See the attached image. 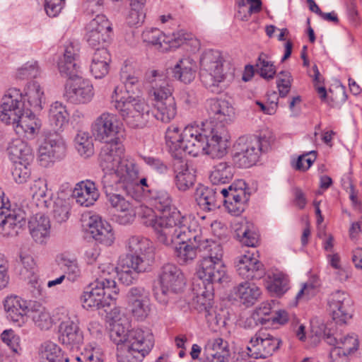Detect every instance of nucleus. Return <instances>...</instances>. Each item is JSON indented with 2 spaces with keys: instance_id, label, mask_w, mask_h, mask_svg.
<instances>
[{
  "instance_id": "nucleus-24",
  "label": "nucleus",
  "mask_w": 362,
  "mask_h": 362,
  "mask_svg": "<svg viewBox=\"0 0 362 362\" xmlns=\"http://www.w3.org/2000/svg\"><path fill=\"white\" fill-rule=\"evenodd\" d=\"M93 95V86L87 79L77 77L66 84L64 97L72 103H88Z\"/></svg>"
},
{
  "instance_id": "nucleus-15",
  "label": "nucleus",
  "mask_w": 362,
  "mask_h": 362,
  "mask_svg": "<svg viewBox=\"0 0 362 362\" xmlns=\"http://www.w3.org/2000/svg\"><path fill=\"white\" fill-rule=\"evenodd\" d=\"M139 167L134 158L131 156L124 157L112 177H115L116 187L120 190H126L128 193L136 196V189H140L138 184Z\"/></svg>"
},
{
  "instance_id": "nucleus-18",
  "label": "nucleus",
  "mask_w": 362,
  "mask_h": 362,
  "mask_svg": "<svg viewBox=\"0 0 362 362\" xmlns=\"http://www.w3.org/2000/svg\"><path fill=\"white\" fill-rule=\"evenodd\" d=\"M238 185V187L232 185L228 188L219 190L221 193L220 202H223L228 211L234 216H238L244 211L250 198V194L245 189V183L240 180Z\"/></svg>"
},
{
  "instance_id": "nucleus-48",
  "label": "nucleus",
  "mask_w": 362,
  "mask_h": 362,
  "mask_svg": "<svg viewBox=\"0 0 362 362\" xmlns=\"http://www.w3.org/2000/svg\"><path fill=\"white\" fill-rule=\"evenodd\" d=\"M236 236L245 245L255 247L258 243L259 235L256 233L254 225L247 221L240 223L235 228Z\"/></svg>"
},
{
  "instance_id": "nucleus-23",
  "label": "nucleus",
  "mask_w": 362,
  "mask_h": 362,
  "mask_svg": "<svg viewBox=\"0 0 362 362\" xmlns=\"http://www.w3.org/2000/svg\"><path fill=\"white\" fill-rule=\"evenodd\" d=\"M144 42L156 46L162 52L179 47L186 38L180 33L166 35L158 28H148L142 33Z\"/></svg>"
},
{
  "instance_id": "nucleus-61",
  "label": "nucleus",
  "mask_w": 362,
  "mask_h": 362,
  "mask_svg": "<svg viewBox=\"0 0 362 362\" xmlns=\"http://www.w3.org/2000/svg\"><path fill=\"white\" fill-rule=\"evenodd\" d=\"M76 360L79 362H102L103 354L100 347L90 345L76 357Z\"/></svg>"
},
{
  "instance_id": "nucleus-60",
  "label": "nucleus",
  "mask_w": 362,
  "mask_h": 362,
  "mask_svg": "<svg viewBox=\"0 0 362 362\" xmlns=\"http://www.w3.org/2000/svg\"><path fill=\"white\" fill-rule=\"evenodd\" d=\"M30 194L34 199L47 206V182L43 179L35 180L30 185Z\"/></svg>"
},
{
  "instance_id": "nucleus-35",
  "label": "nucleus",
  "mask_w": 362,
  "mask_h": 362,
  "mask_svg": "<svg viewBox=\"0 0 362 362\" xmlns=\"http://www.w3.org/2000/svg\"><path fill=\"white\" fill-rule=\"evenodd\" d=\"M30 234L39 244H45L49 238L50 222L47 216L37 214L31 217L28 222Z\"/></svg>"
},
{
  "instance_id": "nucleus-17",
  "label": "nucleus",
  "mask_w": 362,
  "mask_h": 362,
  "mask_svg": "<svg viewBox=\"0 0 362 362\" xmlns=\"http://www.w3.org/2000/svg\"><path fill=\"white\" fill-rule=\"evenodd\" d=\"M281 340L265 329L257 332L247 347L248 355L254 358H266L272 356L281 344Z\"/></svg>"
},
{
  "instance_id": "nucleus-62",
  "label": "nucleus",
  "mask_w": 362,
  "mask_h": 362,
  "mask_svg": "<svg viewBox=\"0 0 362 362\" xmlns=\"http://www.w3.org/2000/svg\"><path fill=\"white\" fill-rule=\"evenodd\" d=\"M128 309L133 317L139 320H144L149 314V302H127Z\"/></svg>"
},
{
  "instance_id": "nucleus-10",
  "label": "nucleus",
  "mask_w": 362,
  "mask_h": 362,
  "mask_svg": "<svg viewBox=\"0 0 362 362\" xmlns=\"http://www.w3.org/2000/svg\"><path fill=\"white\" fill-rule=\"evenodd\" d=\"M136 196L128 193L126 190H120L117 188L116 192H108L105 193L108 202L119 214L115 216V221L120 225H128L135 219L136 213L135 211V202L139 201L142 197L140 189L135 190Z\"/></svg>"
},
{
  "instance_id": "nucleus-59",
  "label": "nucleus",
  "mask_w": 362,
  "mask_h": 362,
  "mask_svg": "<svg viewBox=\"0 0 362 362\" xmlns=\"http://www.w3.org/2000/svg\"><path fill=\"white\" fill-rule=\"evenodd\" d=\"M145 3L131 1V10L127 17V22L130 25H137L144 22L146 16L144 11Z\"/></svg>"
},
{
  "instance_id": "nucleus-34",
  "label": "nucleus",
  "mask_w": 362,
  "mask_h": 362,
  "mask_svg": "<svg viewBox=\"0 0 362 362\" xmlns=\"http://www.w3.org/2000/svg\"><path fill=\"white\" fill-rule=\"evenodd\" d=\"M72 195L81 206L88 207L94 204L100 194L95 184L87 180L76 185Z\"/></svg>"
},
{
  "instance_id": "nucleus-45",
  "label": "nucleus",
  "mask_w": 362,
  "mask_h": 362,
  "mask_svg": "<svg viewBox=\"0 0 362 362\" xmlns=\"http://www.w3.org/2000/svg\"><path fill=\"white\" fill-rule=\"evenodd\" d=\"M235 290V295L240 302L247 306L253 305L261 295L260 288L255 284L248 281L240 283Z\"/></svg>"
},
{
  "instance_id": "nucleus-63",
  "label": "nucleus",
  "mask_w": 362,
  "mask_h": 362,
  "mask_svg": "<svg viewBox=\"0 0 362 362\" xmlns=\"http://www.w3.org/2000/svg\"><path fill=\"white\" fill-rule=\"evenodd\" d=\"M88 29L103 34H110L112 31L111 23L105 16L97 15L87 25Z\"/></svg>"
},
{
  "instance_id": "nucleus-36",
  "label": "nucleus",
  "mask_w": 362,
  "mask_h": 362,
  "mask_svg": "<svg viewBox=\"0 0 362 362\" xmlns=\"http://www.w3.org/2000/svg\"><path fill=\"white\" fill-rule=\"evenodd\" d=\"M55 263L64 271L65 277L71 282L78 280L81 275V269L77 258L68 252L58 253L54 259Z\"/></svg>"
},
{
  "instance_id": "nucleus-58",
  "label": "nucleus",
  "mask_w": 362,
  "mask_h": 362,
  "mask_svg": "<svg viewBox=\"0 0 362 362\" xmlns=\"http://www.w3.org/2000/svg\"><path fill=\"white\" fill-rule=\"evenodd\" d=\"M129 332L130 330L128 329V327L124 326L119 322L115 321L112 324V327L110 330V337L118 346L122 344L127 343L129 339Z\"/></svg>"
},
{
  "instance_id": "nucleus-12",
  "label": "nucleus",
  "mask_w": 362,
  "mask_h": 362,
  "mask_svg": "<svg viewBox=\"0 0 362 362\" xmlns=\"http://www.w3.org/2000/svg\"><path fill=\"white\" fill-rule=\"evenodd\" d=\"M91 131L96 140L108 144L119 141L124 128L116 115L104 112L93 121Z\"/></svg>"
},
{
  "instance_id": "nucleus-38",
  "label": "nucleus",
  "mask_w": 362,
  "mask_h": 362,
  "mask_svg": "<svg viewBox=\"0 0 362 362\" xmlns=\"http://www.w3.org/2000/svg\"><path fill=\"white\" fill-rule=\"evenodd\" d=\"M110 55L105 47L97 48L90 64V71L95 78H104L110 71Z\"/></svg>"
},
{
  "instance_id": "nucleus-26",
  "label": "nucleus",
  "mask_w": 362,
  "mask_h": 362,
  "mask_svg": "<svg viewBox=\"0 0 362 362\" xmlns=\"http://www.w3.org/2000/svg\"><path fill=\"white\" fill-rule=\"evenodd\" d=\"M173 164L174 182L180 191H186L192 187L195 182L196 175L194 168L187 160L175 158Z\"/></svg>"
},
{
  "instance_id": "nucleus-28",
  "label": "nucleus",
  "mask_w": 362,
  "mask_h": 362,
  "mask_svg": "<svg viewBox=\"0 0 362 362\" xmlns=\"http://www.w3.org/2000/svg\"><path fill=\"white\" fill-rule=\"evenodd\" d=\"M197 275L204 281L220 283L226 278V266L223 261L201 259Z\"/></svg>"
},
{
  "instance_id": "nucleus-37",
  "label": "nucleus",
  "mask_w": 362,
  "mask_h": 362,
  "mask_svg": "<svg viewBox=\"0 0 362 362\" xmlns=\"http://www.w3.org/2000/svg\"><path fill=\"white\" fill-rule=\"evenodd\" d=\"M221 187H208L202 186L196 192V201L198 205L204 211H211L220 206Z\"/></svg>"
},
{
  "instance_id": "nucleus-55",
  "label": "nucleus",
  "mask_w": 362,
  "mask_h": 362,
  "mask_svg": "<svg viewBox=\"0 0 362 362\" xmlns=\"http://www.w3.org/2000/svg\"><path fill=\"white\" fill-rule=\"evenodd\" d=\"M71 206L69 202L64 199L57 198L54 202L53 216L54 219L62 223L68 220L70 215Z\"/></svg>"
},
{
  "instance_id": "nucleus-1",
  "label": "nucleus",
  "mask_w": 362,
  "mask_h": 362,
  "mask_svg": "<svg viewBox=\"0 0 362 362\" xmlns=\"http://www.w3.org/2000/svg\"><path fill=\"white\" fill-rule=\"evenodd\" d=\"M23 98L19 89H8L2 98L0 119L6 124H13L18 134L30 139L38 134L41 122L33 111L25 106Z\"/></svg>"
},
{
  "instance_id": "nucleus-44",
  "label": "nucleus",
  "mask_w": 362,
  "mask_h": 362,
  "mask_svg": "<svg viewBox=\"0 0 362 362\" xmlns=\"http://www.w3.org/2000/svg\"><path fill=\"white\" fill-rule=\"evenodd\" d=\"M199 240L198 248L199 251L204 252L202 259L223 261V249L220 243L208 239L202 234Z\"/></svg>"
},
{
  "instance_id": "nucleus-20",
  "label": "nucleus",
  "mask_w": 362,
  "mask_h": 362,
  "mask_svg": "<svg viewBox=\"0 0 362 362\" xmlns=\"http://www.w3.org/2000/svg\"><path fill=\"white\" fill-rule=\"evenodd\" d=\"M329 308L337 324L344 325L353 316L354 301L345 291H336L329 298Z\"/></svg>"
},
{
  "instance_id": "nucleus-54",
  "label": "nucleus",
  "mask_w": 362,
  "mask_h": 362,
  "mask_svg": "<svg viewBox=\"0 0 362 362\" xmlns=\"http://www.w3.org/2000/svg\"><path fill=\"white\" fill-rule=\"evenodd\" d=\"M58 69L62 76L71 80L78 77L79 66L78 60L60 58L58 62Z\"/></svg>"
},
{
  "instance_id": "nucleus-4",
  "label": "nucleus",
  "mask_w": 362,
  "mask_h": 362,
  "mask_svg": "<svg viewBox=\"0 0 362 362\" xmlns=\"http://www.w3.org/2000/svg\"><path fill=\"white\" fill-rule=\"evenodd\" d=\"M206 124L187 126L180 134L179 128L170 126L165 132V142L170 153L174 158H182L183 153L192 156L204 154L205 134L204 129Z\"/></svg>"
},
{
  "instance_id": "nucleus-53",
  "label": "nucleus",
  "mask_w": 362,
  "mask_h": 362,
  "mask_svg": "<svg viewBox=\"0 0 362 362\" xmlns=\"http://www.w3.org/2000/svg\"><path fill=\"white\" fill-rule=\"evenodd\" d=\"M334 346L343 350L348 355L353 354L359 347V340L355 334L340 336L334 339Z\"/></svg>"
},
{
  "instance_id": "nucleus-6",
  "label": "nucleus",
  "mask_w": 362,
  "mask_h": 362,
  "mask_svg": "<svg viewBox=\"0 0 362 362\" xmlns=\"http://www.w3.org/2000/svg\"><path fill=\"white\" fill-rule=\"evenodd\" d=\"M119 292L116 282L111 278L96 279L90 283L81 296L82 305L88 310L109 308L115 305L116 296Z\"/></svg>"
},
{
  "instance_id": "nucleus-49",
  "label": "nucleus",
  "mask_w": 362,
  "mask_h": 362,
  "mask_svg": "<svg viewBox=\"0 0 362 362\" xmlns=\"http://www.w3.org/2000/svg\"><path fill=\"white\" fill-rule=\"evenodd\" d=\"M30 316L38 327L41 329H49L52 326V320L45 307L37 302L30 303Z\"/></svg>"
},
{
  "instance_id": "nucleus-3",
  "label": "nucleus",
  "mask_w": 362,
  "mask_h": 362,
  "mask_svg": "<svg viewBox=\"0 0 362 362\" xmlns=\"http://www.w3.org/2000/svg\"><path fill=\"white\" fill-rule=\"evenodd\" d=\"M173 229L176 231L168 236L170 241L160 243L175 247V255L180 264H188L194 261L197 255L199 238L202 231L197 221L191 215L185 214V217Z\"/></svg>"
},
{
  "instance_id": "nucleus-39",
  "label": "nucleus",
  "mask_w": 362,
  "mask_h": 362,
  "mask_svg": "<svg viewBox=\"0 0 362 362\" xmlns=\"http://www.w3.org/2000/svg\"><path fill=\"white\" fill-rule=\"evenodd\" d=\"M193 307L199 313H204L207 322L210 325L218 324V320L215 310L212 307L211 293L202 292L193 299Z\"/></svg>"
},
{
  "instance_id": "nucleus-31",
  "label": "nucleus",
  "mask_w": 362,
  "mask_h": 362,
  "mask_svg": "<svg viewBox=\"0 0 362 362\" xmlns=\"http://www.w3.org/2000/svg\"><path fill=\"white\" fill-rule=\"evenodd\" d=\"M88 226L90 233L96 241L105 246H110L114 243L115 237L112 226L100 216H90Z\"/></svg>"
},
{
  "instance_id": "nucleus-43",
  "label": "nucleus",
  "mask_w": 362,
  "mask_h": 362,
  "mask_svg": "<svg viewBox=\"0 0 362 362\" xmlns=\"http://www.w3.org/2000/svg\"><path fill=\"white\" fill-rule=\"evenodd\" d=\"M69 115L66 106L61 102L56 101L51 104L48 119L49 124L56 130L64 128L69 122Z\"/></svg>"
},
{
  "instance_id": "nucleus-16",
  "label": "nucleus",
  "mask_w": 362,
  "mask_h": 362,
  "mask_svg": "<svg viewBox=\"0 0 362 362\" xmlns=\"http://www.w3.org/2000/svg\"><path fill=\"white\" fill-rule=\"evenodd\" d=\"M10 202L5 200L4 193L0 189V227L6 235H16L25 224V214L21 210L10 209Z\"/></svg>"
},
{
  "instance_id": "nucleus-22",
  "label": "nucleus",
  "mask_w": 362,
  "mask_h": 362,
  "mask_svg": "<svg viewBox=\"0 0 362 362\" xmlns=\"http://www.w3.org/2000/svg\"><path fill=\"white\" fill-rule=\"evenodd\" d=\"M207 112L211 119L205 124L226 125L231 124L235 119V111L233 105L224 99H210L207 101Z\"/></svg>"
},
{
  "instance_id": "nucleus-30",
  "label": "nucleus",
  "mask_w": 362,
  "mask_h": 362,
  "mask_svg": "<svg viewBox=\"0 0 362 362\" xmlns=\"http://www.w3.org/2000/svg\"><path fill=\"white\" fill-rule=\"evenodd\" d=\"M127 247L131 255H126L123 257H132L133 259L139 258L142 260H149V269L153 262V252L152 242L148 238L141 235H133L130 237L127 242Z\"/></svg>"
},
{
  "instance_id": "nucleus-41",
  "label": "nucleus",
  "mask_w": 362,
  "mask_h": 362,
  "mask_svg": "<svg viewBox=\"0 0 362 362\" xmlns=\"http://www.w3.org/2000/svg\"><path fill=\"white\" fill-rule=\"evenodd\" d=\"M197 64L190 57L180 59L173 69V76L175 78L185 83H189L196 76Z\"/></svg>"
},
{
  "instance_id": "nucleus-2",
  "label": "nucleus",
  "mask_w": 362,
  "mask_h": 362,
  "mask_svg": "<svg viewBox=\"0 0 362 362\" xmlns=\"http://www.w3.org/2000/svg\"><path fill=\"white\" fill-rule=\"evenodd\" d=\"M145 81L154 108V116L164 123L173 120L177 115V105L173 97V87L165 74L158 70H148Z\"/></svg>"
},
{
  "instance_id": "nucleus-42",
  "label": "nucleus",
  "mask_w": 362,
  "mask_h": 362,
  "mask_svg": "<svg viewBox=\"0 0 362 362\" xmlns=\"http://www.w3.org/2000/svg\"><path fill=\"white\" fill-rule=\"evenodd\" d=\"M7 153L13 163L31 161L33 158L30 146L20 139H13L9 142Z\"/></svg>"
},
{
  "instance_id": "nucleus-40",
  "label": "nucleus",
  "mask_w": 362,
  "mask_h": 362,
  "mask_svg": "<svg viewBox=\"0 0 362 362\" xmlns=\"http://www.w3.org/2000/svg\"><path fill=\"white\" fill-rule=\"evenodd\" d=\"M40 362H69V358L57 344L52 341L42 343L38 349Z\"/></svg>"
},
{
  "instance_id": "nucleus-52",
  "label": "nucleus",
  "mask_w": 362,
  "mask_h": 362,
  "mask_svg": "<svg viewBox=\"0 0 362 362\" xmlns=\"http://www.w3.org/2000/svg\"><path fill=\"white\" fill-rule=\"evenodd\" d=\"M75 148L81 156L89 157L93 154V144L89 134L78 132L74 139Z\"/></svg>"
},
{
  "instance_id": "nucleus-7",
  "label": "nucleus",
  "mask_w": 362,
  "mask_h": 362,
  "mask_svg": "<svg viewBox=\"0 0 362 362\" xmlns=\"http://www.w3.org/2000/svg\"><path fill=\"white\" fill-rule=\"evenodd\" d=\"M224 59L218 50L205 51L200 59V78L204 86L214 93L223 90L226 78L223 69Z\"/></svg>"
},
{
  "instance_id": "nucleus-21",
  "label": "nucleus",
  "mask_w": 362,
  "mask_h": 362,
  "mask_svg": "<svg viewBox=\"0 0 362 362\" xmlns=\"http://www.w3.org/2000/svg\"><path fill=\"white\" fill-rule=\"evenodd\" d=\"M149 260L133 259L129 257H120L117 266L115 274L119 280L125 285L134 283L137 274L149 271Z\"/></svg>"
},
{
  "instance_id": "nucleus-11",
  "label": "nucleus",
  "mask_w": 362,
  "mask_h": 362,
  "mask_svg": "<svg viewBox=\"0 0 362 362\" xmlns=\"http://www.w3.org/2000/svg\"><path fill=\"white\" fill-rule=\"evenodd\" d=\"M262 151L260 137L255 135L242 136L233 146V162L238 168H250L257 162Z\"/></svg>"
},
{
  "instance_id": "nucleus-57",
  "label": "nucleus",
  "mask_w": 362,
  "mask_h": 362,
  "mask_svg": "<svg viewBox=\"0 0 362 362\" xmlns=\"http://www.w3.org/2000/svg\"><path fill=\"white\" fill-rule=\"evenodd\" d=\"M256 66L259 75L265 79H272L276 74V69L273 63L268 61L267 55L263 53L259 54Z\"/></svg>"
},
{
  "instance_id": "nucleus-9",
  "label": "nucleus",
  "mask_w": 362,
  "mask_h": 362,
  "mask_svg": "<svg viewBox=\"0 0 362 362\" xmlns=\"http://www.w3.org/2000/svg\"><path fill=\"white\" fill-rule=\"evenodd\" d=\"M158 280L160 287L154 288L153 294L156 300L162 305H167L185 285L182 271L175 264L170 263L161 267Z\"/></svg>"
},
{
  "instance_id": "nucleus-64",
  "label": "nucleus",
  "mask_w": 362,
  "mask_h": 362,
  "mask_svg": "<svg viewBox=\"0 0 362 362\" xmlns=\"http://www.w3.org/2000/svg\"><path fill=\"white\" fill-rule=\"evenodd\" d=\"M154 206L162 214H169L171 210L172 199L165 191H158L154 197Z\"/></svg>"
},
{
  "instance_id": "nucleus-47",
  "label": "nucleus",
  "mask_w": 362,
  "mask_h": 362,
  "mask_svg": "<svg viewBox=\"0 0 362 362\" xmlns=\"http://www.w3.org/2000/svg\"><path fill=\"white\" fill-rule=\"evenodd\" d=\"M28 105H25L33 112H39L42 109V103L45 101L44 91L40 84L33 81L29 83L25 92Z\"/></svg>"
},
{
  "instance_id": "nucleus-32",
  "label": "nucleus",
  "mask_w": 362,
  "mask_h": 362,
  "mask_svg": "<svg viewBox=\"0 0 362 362\" xmlns=\"http://www.w3.org/2000/svg\"><path fill=\"white\" fill-rule=\"evenodd\" d=\"M4 310L8 319L16 322H23L30 313V304L17 296H7L4 301Z\"/></svg>"
},
{
  "instance_id": "nucleus-46",
  "label": "nucleus",
  "mask_w": 362,
  "mask_h": 362,
  "mask_svg": "<svg viewBox=\"0 0 362 362\" xmlns=\"http://www.w3.org/2000/svg\"><path fill=\"white\" fill-rule=\"evenodd\" d=\"M234 175L233 166L228 162H220L214 165L209 175V180L213 185L230 182Z\"/></svg>"
},
{
  "instance_id": "nucleus-29",
  "label": "nucleus",
  "mask_w": 362,
  "mask_h": 362,
  "mask_svg": "<svg viewBox=\"0 0 362 362\" xmlns=\"http://www.w3.org/2000/svg\"><path fill=\"white\" fill-rule=\"evenodd\" d=\"M230 356L228 343L221 337L207 340L204 349V362H228Z\"/></svg>"
},
{
  "instance_id": "nucleus-14",
  "label": "nucleus",
  "mask_w": 362,
  "mask_h": 362,
  "mask_svg": "<svg viewBox=\"0 0 362 362\" xmlns=\"http://www.w3.org/2000/svg\"><path fill=\"white\" fill-rule=\"evenodd\" d=\"M124 155V146L118 142L105 144L99 155L100 166L104 172L102 182L104 187L111 186V178Z\"/></svg>"
},
{
  "instance_id": "nucleus-13",
  "label": "nucleus",
  "mask_w": 362,
  "mask_h": 362,
  "mask_svg": "<svg viewBox=\"0 0 362 362\" xmlns=\"http://www.w3.org/2000/svg\"><path fill=\"white\" fill-rule=\"evenodd\" d=\"M204 134H205L204 155H208L212 158H221L227 154L230 136L226 127L206 124Z\"/></svg>"
},
{
  "instance_id": "nucleus-51",
  "label": "nucleus",
  "mask_w": 362,
  "mask_h": 362,
  "mask_svg": "<svg viewBox=\"0 0 362 362\" xmlns=\"http://www.w3.org/2000/svg\"><path fill=\"white\" fill-rule=\"evenodd\" d=\"M267 288L271 293L280 296L288 289V279L282 273H275L269 277Z\"/></svg>"
},
{
  "instance_id": "nucleus-19",
  "label": "nucleus",
  "mask_w": 362,
  "mask_h": 362,
  "mask_svg": "<svg viewBox=\"0 0 362 362\" xmlns=\"http://www.w3.org/2000/svg\"><path fill=\"white\" fill-rule=\"evenodd\" d=\"M66 147L64 140L57 134L47 136L38 148V161L44 168L51 165L55 160L62 159Z\"/></svg>"
},
{
  "instance_id": "nucleus-25",
  "label": "nucleus",
  "mask_w": 362,
  "mask_h": 362,
  "mask_svg": "<svg viewBox=\"0 0 362 362\" xmlns=\"http://www.w3.org/2000/svg\"><path fill=\"white\" fill-rule=\"evenodd\" d=\"M235 267L239 276L247 280L259 279L265 274L263 264L249 252L238 258Z\"/></svg>"
},
{
  "instance_id": "nucleus-8",
  "label": "nucleus",
  "mask_w": 362,
  "mask_h": 362,
  "mask_svg": "<svg viewBox=\"0 0 362 362\" xmlns=\"http://www.w3.org/2000/svg\"><path fill=\"white\" fill-rule=\"evenodd\" d=\"M136 213L144 225L153 228L159 243L170 241L168 235L172 237V233L175 234L176 230L173 229L174 226L185 217V214L176 209L169 214H162L158 216L151 208L146 206H140Z\"/></svg>"
},
{
  "instance_id": "nucleus-33",
  "label": "nucleus",
  "mask_w": 362,
  "mask_h": 362,
  "mask_svg": "<svg viewBox=\"0 0 362 362\" xmlns=\"http://www.w3.org/2000/svg\"><path fill=\"white\" fill-rule=\"evenodd\" d=\"M127 342H129L130 346L138 349L146 357L154 346V337L149 329L136 328L130 330Z\"/></svg>"
},
{
  "instance_id": "nucleus-50",
  "label": "nucleus",
  "mask_w": 362,
  "mask_h": 362,
  "mask_svg": "<svg viewBox=\"0 0 362 362\" xmlns=\"http://www.w3.org/2000/svg\"><path fill=\"white\" fill-rule=\"evenodd\" d=\"M117 362H141L145 356L138 349L129 345V342L122 344L117 347Z\"/></svg>"
},
{
  "instance_id": "nucleus-5",
  "label": "nucleus",
  "mask_w": 362,
  "mask_h": 362,
  "mask_svg": "<svg viewBox=\"0 0 362 362\" xmlns=\"http://www.w3.org/2000/svg\"><path fill=\"white\" fill-rule=\"evenodd\" d=\"M110 103L122 120L132 128H143L149 121L150 107L144 98L125 95L122 88L115 86Z\"/></svg>"
},
{
  "instance_id": "nucleus-56",
  "label": "nucleus",
  "mask_w": 362,
  "mask_h": 362,
  "mask_svg": "<svg viewBox=\"0 0 362 362\" xmlns=\"http://www.w3.org/2000/svg\"><path fill=\"white\" fill-rule=\"evenodd\" d=\"M30 161L13 162L12 176L16 182L23 184L29 179L30 176Z\"/></svg>"
},
{
  "instance_id": "nucleus-27",
  "label": "nucleus",
  "mask_w": 362,
  "mask_h": 362,
  "mask_svg": "<svg viewBox=\"0 0 362 362\" xmlns=\"http://www.w3.org/2000/svg\"><path fill=\"white\" fill-rule=\"evenodd\" d=\"M59 339L64 345L74 348L82 343L83 336L74 317L63 320L59 327Z\"/></svg>"
}]
</instances>
